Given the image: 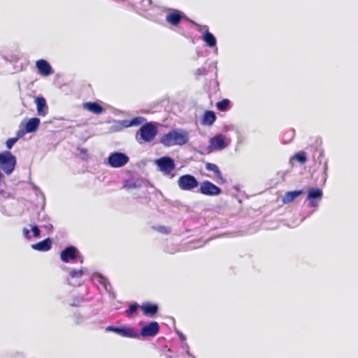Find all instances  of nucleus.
Here are the masks:
<instances>
[{"mask_svg": "<svg viewBox=\"0 0 358 358\" xmlns=\"http://www.w3.org/2000/svg\"><path fill=\"white\" fill-rule=\"evenodd\" d=\"M36 66L38 73L43 76H48L53 73V70L50 64L45 59H39L36 62Z\"/></svg>", "mask_w": 358, "mask_h": 358, "instance_id": "nucleus-12", "label": "nucleus"}, {"mask_svg": "<svg viewBox=\"0 0 358 358\" xmlns=\"http://www.w3.org/2000/svg\"><path fill=\"white\" fill-rule=\"evenodd\" d=\"M292 159L299 162L301 164H303L307 161L306 154L303 151L298 152L293 155Z\"/></svg>", "mask_w": 358, "mask_h": 358, "instance_id": "nucleus-24", "label": "nucleus"}, {"mask_svg": "<svg viewBox=\"0 0 358 358\" xmlns=\"http://www.w3.org/2000/svg\"><path fill=\"white\" fill-rule=\"evenodd\" d=\"M205 167L207 171H213L215 173L216 178L219 180L221 184L225 183L226 180L222 177L221 171L215 164L207 162L205 164Z\"/></svg>", "mask_w": 358, "mask_h": 358, "instance_id": "nucleus-17", "label": "nucleus"}, {"mask_svg": "<svg viewBox=\"0 0 358 358\" xmlns=\"http://www.w3.org/2000/svg\"><path fill=\"white\" fill-rule=\"evenodd\" d=\"M24 134V131H22V130H19L17 133V136L15 138H20L21 137H22Z\"/></svg>", "mask_w": 358, "mask_h": 358, "instance_id": "nucleus-35", "label": "nucleus"}, {"mask_svg": "<svg viewBox=\"0 0 358 358\" xmlns=\"http://www.w3.org/2000/svg\"><path fill=\"white\" fill-rule=\"evenodd\" d=\"M143 313H157L158 311V306L150 302H145L140 306Z\"/></svg>", "mask_w": 358, "mask_h": 358, "instance_id": "nucleus-22", "label": "nucleus"}, {"mask_svg": "<svg viewBox=\"0 0 358 358\" xmlns=\"http://www.w3.org/2000/svg\"><path fill=\"white\" fill-rule=\"evenodd\" d=\"M22 232H23V234L24 236V237L27 239H30L31 238V236H30V232H29V230L27 228H24L23 230H22Z\"/></svg>", "mask_w": 358, "mask_h": 358, "instance_id": "nucleus-34", "label": "nucleus"}, {"mask_svg": "<svg viewBox=\"0 0 358 358\" xmlns=\"http://www.w3.org/2000/svg\"><path fill=\"white\" fill-rule=\"evenodd\" d=\"M202 39L209 47H214L216 45V38L210 31L206 30L202 36Z\"/></svg>", "mask_w": 358, "mask_h": 358, "instance_id": "nucleus-23", "label": "nucleus"}, {"mask_svg": "<svg viewBox=\"0 0 358 358\" xmlns=\"http://www.w3.org/2000/svg\"><path fill=\"white\" fill-rule=\"evenodd\" d=\"M158 133L156 123L147 122L143 124L136 134V139L140 143L152 142Z\"/></svg>", "mask_w": 358, "mask_h": 358, "instance_id": "nucleus-2", "label": "nucleus"}, {"mask_svg": "<svg viewBox=\"0 0 358 358\" xmlns=\"http://www.w3.org/2000/svg\"><path fill=\"white\" fill-rule=\"evenodd\" d=\"M31 230H32V232H33V236L34 237H38L40 236V229H38V227L36 225L34 226H32L31 227Z\"/></svg>", "mask_w": 358, "mask_h": 358, "instance_id": "nucleus-32", "label": "nucleus"}, {"mask_svg": "<svg viewBox=\"0 0 358 358\" xmlns=\"http://www.w3.org/2000/svg\"><path fill=\"white\" fill-rule=\"evenodd\" d=\"M322 194V191L320 188H310L308 192L307 199L310 201V206H317V203L315 199H321Z\"/></svg>", "mask_w": 358, "mask_h": 358, "instance_id": "nucleus-14", "label": "nucleus"}, {"mask_svg": "<svg viewBox=\"0 0 358 358\" xmlns=\"http://www.w3.org/2000/svg\"><path fill=\"white\" fill-rule=\"evenodd\" d=\"M52 241L50 238L32 245V248L38 251H48L51 249Z\"/></svg>", "mask_w": 358, "mask_h": 358, "instance_id": "nucleus-18", "label": "nucleus"}, {"mask_svg": "<svg viewBox=\"0 0 358 358\" xmlns=\"http://www.w3.org/2000/svg\"><path fill=\"white\" fill-rule=\"evenodd\" d=\"M83 108L96 115L101 114L104 109L96 102H86L83 103Z\"/></svg>", "mask_w": 358, "mask_h": 358, "instance_id": "nucleus-16", "label": "nucleus"}, {"mask_svg": "<svg viewBox=\"0 0 358 358\" xmlns=\"http://www.w3.org/2000/svg\"><path fill=\"white\" fill-rule=\"evenodd\" d=\"M82 301H83V300H82V299H78V300L77 301V303H71V306H80V303H81V302H82Z\"/></svg>", "mask_w": 358, "mask_h": 358, "instance_id": "nucleus-36", "label": "nucleus"}, {"mask_svg": "<svg viewBox=\"0 0 358 358\" xmlns=\"http://www.w3.org/2000/svg\"><path fill=\"white\" fill-rule=\"evenodd\" d=\"M141 325V329L140 333L138 334L139 336H141L144 338L154 337L159 331V324L155 321L147 323H142Z\"/></svg>", "mask_w": 358, "mask_h": 358, "instance_id": "nucleus-7", "label": "nucleus"}, {"mask_svg": "<svg viewBox=\"0 0 358 358\" xmlns=\"http://www.w3.org/2000/svg\"><path fill=\"white\" fill-rule=\"evenodd\" d=\"M315 152H318L319 155L317 157V160L320 161V163H321V159L324 157V153L322 150H318L317 148L315 149Z\"/></svg>", "mask_w": 358, "mask_h": 358, "instance_id": "nucleus-33", "label": "nucleus"}, {"mask_svg": "<svg viewBox=\"0 0 358 358\" xmlns=\"http://www.w3.org/2000/svg\"><path fill=\"white\" fill-rule=\"evenodd\" d=\"M138 308L139 305L137 303H131L125 313H134L138 310Z\"/></svg>", "mask_w": 358, "mask_h": 358, "instance_id": "nucleus-29", "label": "nucleus"}, {"mask_svg": "<svg viewBox=\"0 0 358 358\" xmlns=\"http://www.w3.org/2000/svg\"><path fill=\"white\" fill-rule=\"evenodd\" d=\"M189 141V134L185 130L173 129L163 135L160 138V143L166 147L174 145H183Z\"/></svg>", "mask_w": 358, "mask_h": 358, "instance_id": "nucleus-1", "label": "nucleus"}, {"mask_svg": "<svg viewBox=\"0 0 358 358\" xmlns=\"http://www.w3.org/2000/svg\"><path fill=\"white\" fill-rule=\"evenodd\" d=\"M154 229L164 234H168L171 232V229L169 227H167L166 226H158L156 227H154Z\"/></svg>", "mask_w": 358, "mask_h": 358, "instance_id": "nucleus-28", "label": "nucleus"}, {"mask_svg": "<svg viewBox=\"0 0 358 358\" xmlns=\"http://www.w3.org/2000/svg\"><path fill=\"white\" fill-rule=\"evenodd\" d=\"M230 104V101L227 99H224L216 103L217 109L220 111H225L227 110Z\"/></svg>", "mask_w": 358, "mask_h": 358, "instance_id": "nucleus-25", "label": "nucleus"}, {"mask_svg": "<svg viewBox=\"0 0 358 358\" xmlns=\"http://www.w3.org/2000/svg\"><path fill=\"white\" fill-rule=\"evenodd\" d=\"M303 194V190L287 192L282 197L283 203H289Z\"/></svg>", "mask_w": 358, "mask_h": 358, "instance_id": "nucleus-20", "label": "nucleus"}, {"mask_svg": "<svg viewBox=\"0 0 358 358\" xmlns=\"http://www.w3.org/2000/svg\"><path fill=\"white\" fill-rule=\"evenodd\" d=\"M84 274V271H83V269H73V270H71L69 273V275L72 278H79L80 277H82Z\"/></svg>", "mask_w": 358, "mask_h": 358, "instance_id": "nucleus-26", "label": "nucleus"}, {"mask_svg": "<svg viewBox=\"0 0 358 358\" xmlns=\"http://www.w3.org/2000/svg\"><path fill=\"white\" fill-rule=\"evenodd\" d=\"M183 13L182 12L174 10L173 12L169 13L167 14L166 17V20L168 23H169L171 25L177 26L181 21V20L183 17Z\"/></svg>", "mask_w": 358, "mask_h": 358, "instance_id": "nucleus-13", "label": "nucleus"}, {"mask_svg": "<svg viewBox=\"0 0 358 358\" xmlns=\"http://www.w3.org/2000/svg\"><path fill=\"white\" fill-rule=\"evenodd\" d=\"M156 164L159 170L166 175L171 174L176 168L173 159L169 157H162L157 159Z\"/></svg>", "mask_w": 358, "mask_h": 358, "instance_id": "nucleus-8", "label": "nucleus"}, {"mask_svg": "<svg viewBox=\"0 0 358 358\" xmlns=\"http://www.w3.org/2000/svg\"><path fill=\"white\" fill-rule=\"evenodd\" d=\"M15 157L11 152H0V166L5 173L10 175L15 169Z\"/></svg>", "mask_w": 358, "mask_h": 358, "instance_id": "nucleus-3", "label": "nucleus"}, {"mask_svg": "<svg viewBox=\"0 0 358 358\" xmlns=\"http://www.w3.org/2000/svg\"><path fill=\"white\" fill-rule=\"evenodd\" d=\"M129 160V158L126 154L119 152H113L108 157V164L113 168L122 167Z\"/></svg>", "mask_w": 358, "mask_h": 358, "instance_id": "nucleus-5", "label": "nucleus"}, {"mask_svg": "<svg viewBox=\"0 0 358 358\" xmlns=\"http://www.w3.org/2000/svg\"><path fill=\"white\" fill-rule=\"evenodd\" d=\"M36 104L37 113L39 116H45L48 113V108L46 101L43 96H37L34 100Z\"/></svg>", "mask_w": 358, "mask_h": 358, "instance_id": "nucleus-15", "label": "nucleus"}, {"mask_svg": "<svg viewBox=\"0 0 358 358\" xmlns=\"http://www.w3.org/2000/svg\"><path fill=\"white\" fill-rule=\"evenodd\" d=\"M40 124V120L38 117H32L29 119L26 125H25V131L27 133H31L35 131Z\"/></svg>", "mask_w": 358, "mask_h": 358, "instance_id": "nucleus-21", "label": "nucleus"}, {"mask_svg": "<svg viewBox=\"0 0 358 358\" xmlns=\"http://www.w3.org/2000/svg\"><path fill=\"white\" fill-rule=\"evenodd\" d=\"M78 249L73 246H69L64 250H62L60 253V259L64 262H69L70 260L76 259Z\"/></svg>", "mask_w": 358, "mask_h": 358, "instance_id": "nucleus-11", "label": "nucleus"}, {"mask_svg": "<svg viewBox=\"0 0 358 358\" xmlns=\"http://www.w3.org/2000/svg\"><path fill=\"white\" fill-rule=\"evenodd\" d=\"M199 192L206 196H217L221 194L222 189L209 180H203L199 183Z\"/></svg>", "mask_w": 358, "mask_h": 358, "instance_id": "nucleus-6", "label": "nucleus"}, {"mask_svg": "<svg viewBox=\"0 0 358 358\" xmlns=\"http://www.w3.org/2000/svg\"><path fill=\"white\" fill-rule=\"evenodd\" d=\"M199 185L197 179L190 174L182 175L178 179V185L182 191H193Z\"/></svg>", "mask_w": 358, "mask_h": 358, "instance_id": "nucleus-4", "label": "nucleus"}, {"mask_svg": "<svg viewBox=\"0 0 358 358\" xmlns=\"http://www.w3.org/2000/svg\"><path fill=\"white\" fill-rule=\"evenodd\" d=\"M108 329L117 333V334L129 338H138V333L131 327H110Z\"/></svg>", "mask_w": 358, "mask_h": 358, "instance_id": "nucleus-9", "label": "nucleus"}, {"mask_svg": "<svg viewBox=\"0 0 358 358\" xmlns=\"http://www.w3.org/2000/svg\"><path fill=\"white\" fill-rule=\"evenodd\" d=\"M145 121V119L144 117H136L133 118L130 121L129 125L130 126H138V125L142 124Z\"/></svg>", "mask_w": 358, "mask_h": 358, "instance_id": "nucleus-27", "label": "nucleus"}, {"mask_svg": "<svg viewBox=\"0 0 358 358\" xmlns=\"http://www.w3.org/2000/svg\"><path fill=\"white\" fill-rule=\"evenodd\" d=\"M227 144L224 141V138L221 134H217L210 139L209 147L211 150H221L224 149Z\"/></svg>", "mask_w": 358, "mask_h": 358, "instance_id": "nucleus-10", "label": "nucleus"}, {"mask_svg": "<svg viewBox=\"0 0 358 358\" xmlns=\"http://www.w3.org/2000/svg\"><path fill=\"white\" fill-rule=\"evenodd\" d=\"M206 69L205 67L199 68L196 70L194 74L198 78L201 76H204L206 74Z\"/></svg>", "mask_w": 358, "mask_h": 358, "instance_id": "nucleus-31", "label": "nucleus"}, {"mask_svg": "<svg viewBox=\"0 0 358 358\" xmlns=\"http://www.w3.org/2000/svg\"><path fill=\"white\" fill-rule=\"evenodd\" d=\"M215 113L212 110H206L201 119V124L205 126H211L216 120Z\"/></svg>", "mask_w": 358, "mask_h": 358, "instance_id": "nucleus-19", "label": "nucleus"}, {"mask_svg": "<svg viewBox=\"0 0 358 358\" xmlns=\"http://www.w3.org/2000/svg\"><path fill=\"white\" fill-rule=\"evenodd\" d=\"M18 141V138H8L6 142V145L8 150L11 149L12 147L14 145V144Z\"/></svg>", "mask_w": 358, "mask_h": 358, "instance_id": "nucleus-30", "label": "nucleus"}]
</instances>
